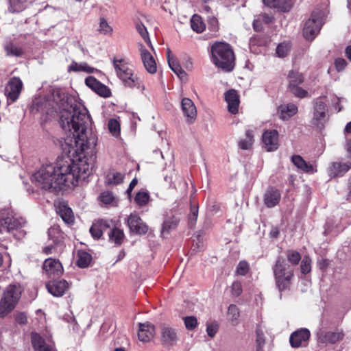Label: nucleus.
Wrapping results in <instances>:
<instances>
[{
	"mask_svg": "<svg viewBox=\"0 0 351 351\" xmlns=\"http://www.w3.org/2000/svg\"><path fill=\"white\" fill-rule=\"evenodd\" d=\"M124 237V233L122 230L113 228L109 232L110 241L114 242L117 245H121Z\"/></svg>",
	"mask_w": 351,
	"mask_h": 351,
	"instance_id": "4c0bfd02",
	"label": "nucleus"
},
{
	"mask_svg": "<svg viewBox=\"0 0 351 351\" xmlns=\"http://www.w3.org/2000/svg\"><path fill=\"white\" fill-rule=\"evenodd\" d=\"M225 100L228 104L229 112L236 114L238 112L239 98L235 90H229L225 93Z\"/></svg>",
	"mask_w": 351,
	"mask_h": 351,
	"instance_id": "5701e85b",
	"label": "nucleus"
},
{
	"mask_svg": "<svg viewBox=\"0 0 351 351\" xmlns=\"http://www.w3.org/2000/svg\"><path fill=\"white\" fill-rule=\"evenodd\" d=\"M242 285L240 282L236 281L232 284L231 292L233 296L239 297L242 293Z\"/></svg>",
	"mask_w": 351,
	"mask_h": 351,
	"instance_id": "603ef678",
	"label": "nucleus"
},
{
	"mask_svg": "<svg viewBox=\"0 0 351 351\" xmlns=\"http://www.w3.org/2000/svg\"><path fill=\"white\" fill-rule=\"evenodd\" d=\"M191 27L193 30L197 33H201L205 29V25L202 20V18L195 14L191 19Z\"/></svg>",
	"mask_w": 351,
	"mask_h": 351,
	"instance_id": "72a5a7b5",
	"label": "nucleus"
},
{
	"mask_svg": "<svg viewBox=\"0 0 351 351\" xmlns=\"http://www.w3.org/2000/svg\"><path fill=\"white\" fill-rule=\"evenodd\" d=\"M23 10L22 6L19 5V7H16V1L11 0L10 1L9 11L12 13L19 12Z\"/></svg>",
	"mask_w": 351,
	"mask_h": 351,
	"instance_id": "bf43d9fd",
	"label": "nucleus"
},
{
	"mask_svg": "<svg viewBox=\"0 0 351 351\" xmlns=\"http://www.w3.org/2000/svg\"><path fill=\"white\" fill-rule=\"evenodd\" d=\"M85 84L99 95L108 97L110 95V89L93 76H88L85 80Z\"/></svg>",
	"mask_w": 351,
	"mask_h": 351,
	"instance_id": "dca6fc26",
	"label": "nucleus"
},
{
	"mask_svg": "<svg viewBox=\"0 0 351 351\" xmlns=\"http://www.w3.org/2000/svg\"><path fill=\"white\" fill-rule=\"evenodd\" d=\"M139 330L138 332V337L141 341L148 342L154 337L155 328L154 326L149 322L139 323Z\"/></svg>",
	"mask_w": 351,
	"mask_h": 351,
	"instance_id": "412c9836",
	"label": "nucleus"
},
{
	"mask_svg": "<svg viewBox=\"0 0 351 351\" xmlns=\"http://www.w3.org/2000/svg\"><path fill=\"white\" fill-rule=\"evenodd\" d=\"M25 221L16 217V214L10 208L0 209V233L12 232L18 230L25 224Z\"/></svg>",
	"mask_w": 351,
	"mask_h": 351,
	"instance_id": "423d86ee",
	"label": "nucleus"
},
{
	"mask_svg": "<svg viewBox=\"0 0 351 351\" xmlns=\"http://www.w3.org/2000/svg\"><path fill=\"white\" fill-rule=\"evenodd\" d=\"M47 289L55 297L62 296L69 289V285L65 280H52L47 283Z\"/></svg>",
	"mask_w": 351,
	"mask_h": 351,
	"instance_id": "2eb2a0df",
	"label": "nucleus"
},
{
	"mask_svg": "<svg viewBox=\"0 0 351 351\" xmlns=\"http://www.w3.org/2000/svg\"><path fill=\"white\" fill-rule=\"evenodd\" d=\"M109 131L115 136L120 133V124L119 121L114 119H110L108 121Z\"/></svg>",
	"mask_w": 351,
	"mask_h": 351,
	"instance_id": "49530a36",
	"label": "nucleus"
},
{
	"mask_svg": "<svg viewBox=\"0 0 351 351\" xmlns=\"http://www.w3.org/2000/svg\"><path fill=\"white\" fill-rule=\"evenodd\" d=\"M93 70L94 69L88 66V64L86 62L77 63L75 61H73L72 63L68 67L69 71L74 72L84 71L88 73H91L93 72Z\"/></svg>",
	"mask_w": 351,
	"mask_h": 351,
	"instance_id": "c756f323",
	"label": "nucleus"
},
{
	"mask_svg": "<svg viewBox=\"0 0 351 351\" xmlns=\"http://www.w3.org/2000/svg\"><path fill=\"white\" fill-rule=\"evenodd\" d=\"M52 108L60 113V123L66 137L62 145L66 156L56 164L43 165L32 176L38 187L59 192L76 186L81 174H87L86 154H93L97 136L86 108L75 97L56 91L53 94Z\"/></svg>",
	"mask_w": 351,
	"mask_h": 351,
	"instance_id": "f257e3e1",
	"label": "nucleus"
},
{
	"mask_svg": "<svg viewBox=\"0 0 351 351\" xmlns=\"http://www.w3.org/2000/svg\"><path fill=\"white\" fill-rule=\"evenodd\" d=\"M269 42L268 37L261 35H256L252 36L250 40V47L252 48L255 46H265Z\"/></svg>",
	"mask_w": 351,
	"mask_h": 351,
	"instance_id": "e433bc0d",
	"label": "nucleus"
},
{
	"mask_svg": "<svg viewBox=\"0 0 351 351\" xmlns=\"http://www.w3.org/2000/svg\"><path fill=\"white\" fill-rule=\"evenodd\" d=\"M279 117L282 120H288L291 117L297 114L298 107L293 104L281 105L278 110Z\"/></svg>",
	"mask_w": 351,
	"mask_h": 351,
	"instance_id": "bb28decb",
	"label": "nucleus"
},
{
	"mask_svg": "<svg viewBox=\"0 0 351 351\" xmlns=\"http://www.w3.org/2000/svg\"><path fill=\"white\" fill-rule=\"evenodd\" d=\"M286 254L287 261L293 265H297L301 260L300 254L295 250H288Z\"/></svg>",
	"mask_w": 351,
	"mask_h": 351,
	"instance_id": "37998d69",
	"label": "nucleus"
},
{
	"mask_svg": "<svg viewBox=\"0 0 351 351\" xmlns=\"http://www.w3.org/2000/svg\"><path fill=\"white\" fill-rule=\"evenodd\" d=\"M97 30L100 34L104 35L111 34L113 31L112 27L104 17L99 19V25Z\"/></svg>",
	"mask_w": 351,
	"mask_h": 351,
	"instance_id": "79ce46f5",
	"label": "nucleus"
},
{
	"mask_svg": "<svg viewBox=\"0 0 351 351\" xmlns=\"http://www.w3.org/2000/svg\"><path fill=\"white\" fill-rule=\"evenodd\" d=\"M31 341L34 351H55L53 345L47 343L37 332H32Z\"/></svg>",
	"mask_w": 351,
	"mask_h": 351,
	"instance_id": "a211bd4d",
	"label": "nucleus"
},
{
	"mask_svg": "<svg viewBox=\"0 0 351 351\" xmlns=\"http://www.w3.org/2000/svg\"><path fill=\"white\" fill-rule=\"evenodd\" d=\"M252 142H251V140L244 139L241 140L239 143V147L242 149L247 150L249 149L252 145Z\"/></svg>",
	"mask_w": 351,
	"mask_h": 351,
	"instance_id": "13d9d810",
	"label": "nucleus"
},
{
	"mask_svg": "<svg viewBox=\"0 0 351 351\" xmlns=\"http://www.w3.org/2000/svg\"><path fill=\"white\" fill-rule=\"evenodd\" d=\"M327 106L325 104L322 97H320L315 101L313 117L312 123L319 128H322L324 124L328 121Z\"/></svg>",
	"mask_w": 351,
	"mask_h": 351,
	"instance_id": "6e6552de",
	"label": "nucleus"
},
{
	"mask_svg": "<svg viewBox=\"0 0 351 351\" xmlns=\"http://www.w3.org/2000/svg\"><path fill=\"white\" fill-rule=\"evenodd\" d=\"M287 77L289 80V89L298 86L304 82L302 74L298 71H290Z\"/></svg>",
	"mask_w": 351,
	"mask_h": 351,
	"instance_id": "c85d7f7f",
	"label": "nucleus"
},
{
	"mask_svg": "<svg viewBox=\"0 0 351 351\" xmlns=\"http://www.w3.org/2000/svg\"><path fill=\"white\" fill-rule=\"evenodd\" d=\"M149 199L150 196L148 192L139 191L134 197V202L139 207H143L149 202Z\"/></svg>",
	"mask_w": 351,
	"mask_h": 351,
	"instance_id": "58836bf2",
	"label": "nucleus"
},
{
	"mask_svg": "<svg viewBox=\"0 0 351 351\" xmlns=\"http://www.w3.org/2000/svg\"><path fill=\"white\" fill-rule=\"evenodd\" d=\"M198 215V208L196 206H191V215L189 216V221L191 223L195 221Z\"/></svg>",
	"mask_w": 351,
	"mask_h": 351,
	"instance_id": "052dcab7",
	"label": "nucleus"
},
{
	"mask_svg": "<svg viewBox=\"0 0 351 351\" xmlns=\"http://www.w3.org/2000/svg\"><path fill=\"white\" fill-rule=\"evenodd\" d=\"M141 57L146 71L150 74L157 71V65L153 56L143 45L140 48Z\"/></svg>",
	"mask_w": 351,
	"mask_h": 351,
	"instance_id": "f3484780",
	"label": "nucleus"
},
{
	"mask_svg": "<svg viewBox=\"0 0 351 351\" xmlns=\"http://www.w3.org/2000/svg\"><path fill=\"white\" fill-rule=\"evenodd\" d=\"M256 18L264 24H270L274 21V16L266 13L259 14Z\"/></svg>",
	"mask_w": 351,
	"mask_h": 351,
	"instance_id": "6e6d98bb",
	"label": "nucleus"
},
{
	"mask_svg": "<svg viewBox=\"0 0 351 351\" xmlns=\"http://www.w3.org/2000/svg\"><path fill=\"white\" fill-rule=\"evenodd\" d=\"M350 169L351 162H332L329 167V173L333 177L342 176Z\"/></svg>",
	"mask_w": 351,
	"mask_h": 351,
	"instance_id": "a878e982",
	"label": "nucleus"
},
{
	"mask_svg": "<svg viewBox=\"0 0 351 351\" xmlns=\"http://www.w3.org/2000/svg\"><path fill=\"white\" fill-rule=\"evenodd\" d=\"M344 335L341 331H328L326 332L322 338V340L326 343H335L341 340Z\"/></svg>",
	"mask_w": 351,
	"mask_h": 351,
	"instance_id": "7c9ffc66",
	"label": "nucleus"
},
{
	"mask_svg": "<svg viewBox=\"0 0 351 351\" xmlns=\"http://www.w3.org/2000/svg\"><path fill=\"white\" fill-rule=\"evenodd\" d=\"M213 62L226 71L233 69L234 55L231 46L223 42H216L211 47Z\"/></svg>",
	"mask_w": 351,
	"mask_h": 351,
	"instance_id": "f03ea898",
	"label": "nucleus"
},
{
	"mask_svg": "<svg viewBox=\"0 0 351 351\" xmlns=\"http://www.w3.org/2000/svg\"><path fill=\"white\" fill-rule=\"evenodd\" d=\"M249 270L248 263L245 261H240L237 267V273L241 276H245Z\"/></svg>",
	"mask_w": 351,
	"mask_h": 351,
	"instance_id": "864d4df0",
	"label": "nucleus"
},
{
	"mask_svg": "<svg viewBox=\"0 0 351 351\" xmlns=\"http://www.w3.org/2000/svg\"><path fill=\"white\" fill-rule=\"evenodd\" d=\"M323 25V13L313 11L310 18L305 22L303 35L308 40H313L319 34Z\"/></svg>",
	"mask_w": 351,
	"mask_h": 351,
	"instance_id": "0eeeda50",
	"label": "nucleus"
},
{
	"mask_svg": "<svg viewBox=\"0 0 351 351\" xmlns=\"http://www.w3.org/2000/svg\"><path fill=\"white\" fill-rule=\"evenodd\" d=\"M181 109L186 122L188 124L193 123L197 116L194 102L188 97L183 98L181 101Z\"/></svg>",
	"mask_w": 351,
	"mask_h": 351,
	"instance_id": "9b49d317",
	"label": "nucleus"
},
{
	"mask_svg": "<svg viewBox=\"0 0 351 351\" xmlns=\"http://www.w3.org/2000/svg\"><path fill=\"white\" fill-rule=\"evenodd\" d=\"M99 198L100 201L105 204L114 205L116 204L115 198L112 193L108 191L102 193Z\"/></svg>",
	"mask_w": 351,
	"mask_h": 351,
	"instance_id": "c03bdc74",
	"label": "nucleus"
},
{
	"mask_svg": "<svg viewBox=\"0 0 351 351\" xmlns=\"http://www.w3.org/2000/svg\"><path fill=\"white\" fill-rule=\"evenodd\" d=\"M125 223L130 231L135 234H145L149 230V226L136 212L131 213L125 218Z\"/></svg>",
	"mask_w": 351,
	"mask_h": 351,
	"instance_id": "1a4fd4ad",
	"label": "nucleus"
},
{
	"mask_svg": "<svg viewBox=\"0 0 351 351\" xmlns=\"http://www.w3.org/2000/svg\"><path fill=\"white\" fill-rule=\"evenodd\" d=\"M256 351H263V346L265 343V336L262 331L256 330Z\"/></svg>",
	"mask_w": 351,
	"mask_h": 351,
	"instance_id": "8fccbe9b",
	"label": "nucleus"
},
{
	"mask_svg": "<svg viewBox=\"0 0 351 351\" xmlns=\"http://www.w3.org/2000/svg\"><path fill=\"white\" fill-rule=\"evenodd\" d=\"M289 90L296 97L300 98H304L308 95V92L304 89L299 87V86L293 87Z\"/></svg>",
	"mask_w": 351,
	"mask_h": 351,
	"instance_id": "5fc2aeb1",
	"label": "nucleus"
},
{
	"mask_svg": "<svg viewBox=\"0 0 351 351\" xmlns=\"http://www.w3.org/2000/svg\"><path fill=\"white\" fill-rule=\"evenodd\" d=\"M97 223L99 224V226L103 230V232L110 227V223L108 220L101 219L98 221Z\"/></svg>",
	"mask_w": 351,
	"mask_h": 351,
	"instance_id": "69168bd1",
	"label": "nucleus"
},
{
	"mask_svg": "<svg viewBox=\"0 0 351 351\" xmlns=\"http://www.w3.org/2000/svg\"><path fill=\"white\" fill-rule=\"evenodd\" d=\"M21 289L20 286L10 285L6 288L0 302L1 317H4L15 308L21 298Z\"/></svg>",
	"mask_w": 351,
	"mask_h": 351,
	"instance_id": "39448f33",
	"label": "nucleus"
},
{
	"mask_svg": "<svg viewBox=\"0 0 351 351\" xmlns=\"http://www.w3.org/2000/svg\"><path fill=\"white\" fill-rule=\"evenodd\" d=\"M346 64L347 62L346 60L343 58H337L335 60V65L338 71H343L345 69Z\"/></svg>",
	"mask_w": 351,
	"mask_h": 351,
	"instance_id": "4d7b16f0",
	"label": "nucleus"
},
{
	"mask_svg": "<svg viewBox=\"0 0 351 351\" xmlns=\"http://www.w3.org/2000/svg\"><path fill=\"white\" fill-rule=\"evenodd\" d=\"M206 331L209 337H213L217 331V327L215 325L210 324L207 326Z\"/></svg>",
	"mask_w": 351,
	"mask_h": 351,
	"instance_id": "680f3d73",
	"label": "nucleus"
},
{
	"mask_svg": "<svg viewBox=\"0 0 351 351\" xmlns=\"http://www.w3.org/2000/svg\"><path fill=\"white\" fill-rule=\"evenodd\" d=\"M264 4L282 12H288L293 5V0H263Z\"/></svg>",
	"mask_w": 351,
	"mask_h": 351,
	"instance_id": "aec40b11",
	"label": "nucleus"
},
{
	"mask_svg": "<svg viewBox=\"0 0 351 351\" xmlns=\"http://www.w3.org/2000/svg\"><path fill=\"white\" fill-rule=\"evenodd\" d=\"M183 319L186 328L189 330L195 329L197 326V320L194 316H186Z\"/></svg>",
	"mask_w": 351,
	"mask_h": 351,
	"instance_id": "de8ad7c7",
	"label": "nucleus"
},
{
	"mask_svg": "<svg viewBox=\"0 0 351 351\" xmlns=\"http://www.w3.org/2000/svg\"><path fill=\"white\" fill-rule=\"evenodd\" d=\"M301 272L306 274L311 271V260L308 256H304L300 265Z\"/></svg>",
	"mask_w": 351,
	"mask_h": 351,
	"instance_id": "a18cd8bd",
	"label": "nucleus"
},
{
	"mask_svg": "<svg viewBox=\"0 0 351 351\" xmlns=\"http://www.w3.org/2000/svg\"><path fill=\"white\" fill-rule=\"evenodd\" d=\"M92 237L95 239H99L103 234V230L97 222L94 223L90 228Z\"/></svg>",
	"mask_w": 351,
	"mask_h": 351,
	"instance_id": "09e8293b",
	"label": "nucleus"
},
{
	"mask_svg": "<svg viewBox=\"0 0 351 351\" xmlns=\"http://www.w3.org/2000/svg\"><path fill=\"white\" fill-rule=\"evenodd\" d=\"M57 213L66 224L74 222V215L66 202H60L57 207Z\"/></svg>",
	"mask_w": 351,
	"mask_h": 351,
	"instance_id": "b1692460",
	"label": "nucleus"
},
{
	"mask_svg": "<svg viewBox=\"0 0 351 351\" xmlns=\"http://www.w3.org/2000/svg\"><path fill=\"white\" fill-rule=\"evenodd\" d=\"M161 341L165 346H173L177 341L176 330L168 326L163 325L161 328Z\"/></svg>",
	"mask_w": 351,
	"mask_h": 351,
	"instance_id": "4be33fe9",
	"label": "nucleus"
},
{
	"mask_svg": "<svg viewBox=\"0 0 351 351\" xmlns=\"http://www.w3.org/2000/svg\"><path fill=\"white\" fill-rule=\"evenodd\" d=\"M179 221V217L173 215L172 213L167 214L165 217V220L162 226V234H168L170 231L176 229Z\"/></svg>",
	"mask_w": 351,
	"mask_h": 351,
	"instance_id": "393cba45",
	"label": "nucleus"
},
{
	"mask_svg": "<svg viewBox=\"0 0 351 351\" xmlns=\"http://www.w3.org/2000/svg\"><path fill=\"white\" fill-rule=\"evenodd\" d=\"M23 88V82L19 77H12L5 87V95L8 103L16 101Z\"/></svg>",
	"mask_w": 351,
	"mask_h": 351,
	"instance_id": "9d476101",
	"label": "nucleus"
},
{
	"mask_svg": "<svg viewBox=\"0 0 351 351\" xmlns=\"http://www.w3.org/2000/svg\"><path fill=\"white\" fill-rule=\"evenodd\" d=\"M4 49L8 56H21L23 51L22 48L17 47L12 43H8L4 46Z\"/></svg>",
	"mask_w": 351,
	"mask_h": 351,
	"instance_id": "f704fd0d",
	"label": "nucleus"
},
{
	"mask_svg": "<svg viewBox=\"0 0 351 351\" xmlns=\"http://www.w3.org/2000/svg\"><path fill=\"white\" fill-rule=\"evenodd\" d=\"M310 335V331L306 328H300L293 332L289 339L291 346L293 348L306 346Z\"/></svg>",
	"mask_w": 351,
	"mask_h": 351,
	"instance_id": "ddd939ff",
	"label": "nucleus"
},
{
	"mask_svg": "<svg viewBox=\"0 0 351 351\" xmlns=\"http://www.w3.org/2000/svg\"><path fill=\"white\" fill-rule=\"evenodd\" d=\"M113 66L117 75L123 82V84L129 88L136 87L143 89L140 79L134 74L128 62L124 59H113Z\"/></svg>",
	"mask_w": 351,
	"mask_h": 351,
	"instance_id": "20e7f679",
	"label": "nucleus"
},
{
	"mask_svg": "<svg viewBox=\"0 0 351 351\" xmlns=\"http://www.w3.org/2000/svg\"><path fill=\"white\" fill-rule=\"evenodd\" d=\"M137 183H138V180L136 178H134L131 181V182L130 183V185L127 189V193L128 194H130L132 191L133 189L136 186Z\"/></svg>",
	"mask_w": 351,
	"mask_h": 351,
	"instance_id": "774afa93",
	"label": "nucleus"
},
{
	"mask_svg": "<svg viewBox=\"0 0 351 351\" xmlns=\"http://www.w3.org/2000/svg\"><path fill=\"white\" fill-rule=\"evenodd\" d=\"M272 270L278 291L282 292L289 289L294 277V271L282 256H278Z\"/></svg>",
	"mask_w": 351,
	"mask_h": 351,
	"instance_id": "7ed1b4c3",
	"label": "nucleus"
},
{
	"mask_svg": "<svg viewBox=\"0 0 351 351\" xmlns=\"http://www.w3.org/2000/svg\"><path fill=\"white\" fill-rule=\"evenodd\" d=\"M291 49V45L289 42L280 43L277 47L276 53L280 58H284L288 55Z\"/></svg>",
	"mask_w": 351,
	"mask_h": 351,
	"instance_id": "a19ab883",
	"label": "nucleus"
},
{
	"mask_svg": "<svg viewBox=\"0 0 351 351\" xmlns=\"http://www.w3.org/2000/svg\"><path fill=\"white\" fill-rule=\"evenodd\" d=\"M263 23L260 19L256 18L253 21V28L256 32H260L263 29Z\"/></svg>",
	"mask_w": 351,
	"mask_h": 351,
	"instance_id": "0e129e2a",
	"label": "nucleus"
},
{
	"mask_svg": "<svg viewBox=\"0 0 351 351\" xmlns=\"http://www.w3.org/2000/svg\"><path fill=\"white\" fill-rule=\"evenodd\" d=\"M43 267L49 278L58 277L63 273L62 265L61 263L56 259H46Z\"/></svg>",
	"mask_w": 351,
	"mask_h": 351,
	"instance_id": "4468645a",
	"label": "nucleus"
},
{
	"mask_svg": "<svg viewBox=\"0 0 351 351\" xmlns=\"http://www.w3.org/2000/svg\"><path fill=\"white\" fill-rule=\"evenodd\" d=\"M240 316L239 309L235 304H230L228 309V318L235 325L238 324Z\"/></svg>",
	"mask_w": 351,
	"mask_h": 351,
	"instance_id": "c9c22d12",
	"label": "nucleus"
},
{
	"mask_svg": "<svg viewBox=\"0 0 351 351\" xmlns=\"http://www.w3.org/2000/svg\"><path fill=\"white\" fill-rule=\"evenodd\" d=\"M16 321L20 324H25L27 323V319L23 313H21L16 315Z\"/></svg>",
	"mask_w": 351,
	"mask_h": 351,
	"instance_id": "e2e57ef3",
	"label": "nucleus"
},
{
	"mask_svg": "<svg viewBox=\"0 0 351 351\" xmlns=\"http://www.w3.org/2000/svg\"><path fill=\"white\" fill-rule=\"evenodd\" d=\"M280 198V191L274 187H269L263 195V202L267 208H273L278 204Z\"/></svg>",
	"mask_w": 351,
	"mask_h": 351,
	"instance_id": "6ab92c4d",
	"label": "nucleus"
},
{
	"mask_svg": "<svg viewBox=\"0 0 351 351\" xmlns=\"http://www.w3.org/2000/svg\"><path fill=\"white\" fill-rule=\"evenodd\" d=\"M262 141L267 152H273L278 148V132L276 130H266L262 135Z\"/></svg>",
	"mask_w": 351,
	"mask_h": 351,
	"instance_id": "f8f14e48",
	"label": "nucleus"
},
{
	"mask_svg": "<svg viewBox=\"0 0 351 351\" xmlns=\"http://www.w3.org/2000/svg\"><path fill=\"white\" fill-rule=\"evenodd\" d=\"M168 64L171 69L178 75L179 78L182 80L186 77V74L185 71L182 69L176 58H171V59L170 58V60L168 61Z\"/></svg>",
	"mask_w": 351,
	"mask_h": 351,
	"instance_id": "2f4dec72",
	"label": "nucleus"
},
{
	"mask_svg": "<svg viewBox=\"0 0 351 351\" xmlns=\"http://www.w3.org/2000/svg\"><path fill=\"white\" fill-rule=\"evenodd\" d=\"M332 224H333L332 220H328L326 222V224L324 226V228H325L324 234H328L332 232Z\"/></svg>",
	"mask_w": 351,
	"mask_h": 351,
	"instance_id": "338daca9",
	"label": "nucleus"
},
{
	"mask_svg": "<svg viewBox=\"0 0 351 351\" xmlns=\"http://www.w3.org/2000/svg\"><path fill=\"white\" fill-rule=\"evenodd\" d=\"M77 265L81 268H85L88 267L91 262V255L84 251H79L77 253Z\"/></svg>",
	"mask_w": 351,
	"mask_h": 351,
	"instance_id": "473e14b6",
	"label": "nucleus"
},
{
	"mask_svg": "<svg viewBox=\"0 0 351 351\" xmlns=\"http://www.w3.org/2000/svg\"><path fill=\"white\" fill-rule=\"evenodd\" d=\"M124 178L123 174L119 172H112L108 174L106 177V182L108 184H121Z\"/></svg>",
	"mask_w": 351,
	"mask_h": 351,
	"instance_id": "ea45409f",
	"label": "nucleus"
},
{
	"mask_svg": "<svg viewBox=\"0 0 351 351\" xmlns=\"http://www.w3.org/2000/svg\"><path fill=\"white\" fill-rule=\"evenodd\" d=\"M291 161L298 169H301L305 173H313L316 171L314 167L309 163H307L300 156L294 155L291 157Z\"/></svg>",
	"mask_w": 351,
	"mask_h": 351,
	"instance_id": "cd10ccee",
	"label": "nucleus"
},
{
	"mask_svg": "<svg viewBox=\"0 0 351 351\" xmlns=\"http://www.w3.org/2000/svg\"><path fill=\"white\" fill-rule=\"evenodd\" d=\"M136 29L144 40L149 41L148 32L146 27L142 23H136Z\"/></svg>",
	"mask_w": 351,
	"mask_h": 351,
	"instance_id": "3c124183",
	"label": "nucleus"
}]
</instances>
